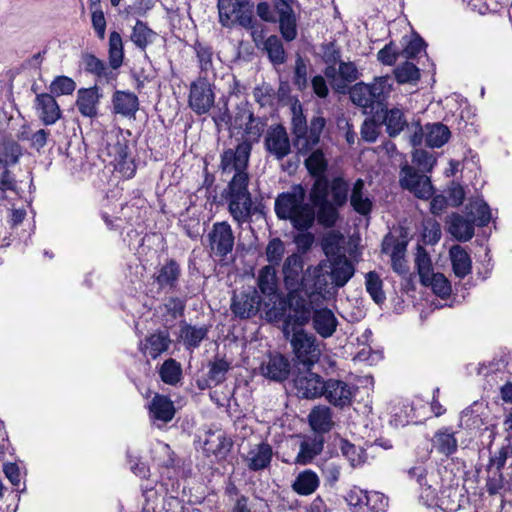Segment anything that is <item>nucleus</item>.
<instances>
[{
	"mask_svg": "<svg viewBox=\"0 0 512 512\" xmlns=\"http://www.w3.org/2000/svg\"><path fill=\"white\" fill-rule=\"evenodd\" d=\"M215 94L206 76H199L190 84L188 105L197 115H204L214 106Z\"/></svg>",
	"mask_w": 512,
	"mask_h": 512,
	"instance_id": "nucleus-12",
	"label": "nucleus"
},
{
	"mask_svg": "<svg viewBox=\"0 0 512 512\" xmlns=\"http://www.w3.org/2000/svg\"><path fill=\"white\" fill-rule=\"evenodd\" d=\"M310 322L315 333L323 339L332 337L339 325L337 317L328 307L314 309Z\"/></svg>",
	"mask_w": 512,
	"mask_h": 512,
	"instance_id": "nucleus-21",
	"label": "nucleus"
},
{
	"mask_svg": "<svg viewBox=\"0 0 512 512\" xmlns=\"http://www.w3.org/2000/svg\"><path fill=\"white\" fill-rule=\"evenodd\" d=\"M268 127L266 116H256L252 104L244 99L234 108L233 130L242 132L245 139L251 144L259 142Z\"/></svg>",
	"mask_w": 512,
	"mask_h": 512,
	"instance_id": "nucleus-7",
	"label": "nucleus"
},
{
	"mask_svg": "<svg viewBox=\"0 0 512 512\" xmlns=\"http://www.w3.org/2000/svg\"><path fill=\"white\" fill-rule=\"evenodd\" d=\"M349 189V183L342 176L333 177L329 187V192H331L332 197L330 202L339 207L346 205L349 198Z\"/></svg>",
	"mask_w": 512,
	"mask_h": 512,
	"instance_id": "nucleus-51",
	"label": "nucleus"
},
{
	"mask_svg": "<svg viewBox=\"0 0 512 512\" xmlns=\"http://www.w3.org/2000/svg\"><path fill=\"white\" fill-rule=\"evenodd\" d=\"M291 134L293 135V146L300 155L309 156L305 159L304 165L311 177L326 176L328 160L322 149L314 148L320 143L321 135L326 127V118L318 111L310 121H307L302 106L294 104L291 107Z\"/></svg>",
	"mask_w": 512,
	"mask_h": 512,
	"instance_id": "nucleus-3",
	"label": "nucleus"
},
{
	"mask_svg": "<svg viewBox=\"0 0 512 512\" xmlns=\"http://www.w3.org/2000/svg\"><path fill=\"white\" fill-rule=\"evenodd\" d=\"M151 278L159 293L175 292L182 278L181 265L175 258H167L155 268Z\"/></svg>",
	"mask_w": 512,
	"mask_h": 512,
	"instance_id": "nucleus-14",
	"label": "nucleus"
},
{
	"mask_svg": "<svg viewBox=\"0 0 512 512\" xmlns=\"http://www.w3.org/2000/svg\"><path fill=\"white\" fill-rule=\"evenodd\" d=\"M251 151L252 144L249 141H242L233 149H224L220 154L218 166L222 175L233 173L222 196L228 204V211L232 219L239 225L249 222L252 216L258 212V207L254 205L252 194L249 191L248 166Z\"/></svg>",
	"mask_w": 512,
	"mask_h": 512,
	"instance_id": "nucleus-1",
	"label": "nucleus"
},
{
	"mask_svg": "<svg viewBox=\"0 0 512 512\" xmlns=\"http://www.w3.org/2000/svg\"><path fill=\"white\" fill-rule=\"evenodd\" d=\"M366 291L376 304H382L386 300L383 291V282L376 271H369L365 275Z\"/></svg>",
	"mask_w": 512,
	"mask_h": 512,
	"instance_id": "nucleus-52",
	"label": "nucleus"
},
{
	"mask_svg": "<svg viewBox=\"0 0 512 512\" xmlns=\"http://www.w3.org/2000/svg\"><path fill=\"white\" fill-rule=\"evenodd\" d=\"M192 48L196 54L200 72L205 75L213 69V48L210 44L195 40Z\"/></svg>",
	"mask_w": 512,
	"mask_h": 512,
	"instance_id": "nucleus-48",
	"label": "nucleus"
},
{
	"mask_svg": "<svg viewBox=\"0 0 512 512\" xmlns=\"http://www.w3.org/2000/svg\"><path fill=\"white\" fill-rule=\"evenodd\" d=\"M312 206L313 209L317 208L315 211V221H317L320 226L332 228L336 225L340 217L339 206L333 204L330 200Z\"/></svg>",
	"mask_w": 512,
	"mask_h": 512,
	"instance_id": "nucleus-42",
	"label": "nucleus"
},
{
	"mask_svg": "<svg viewBox=\"0 0 512 512\" xmlns=\"http://www.w3.org/2000/svg\"><path fill=\"white\" fill-rule=\"evenodd\" d=\"M158 34L152 30L147 22L137 20L130 34L131 42L141 51H145L149 45L155 42Z\"/></svg>",
	"mask_w": 512,
	"mask_h": 512,
	"instance_id": "nucleus-40",
	"label": "nucleus"
},
{
	"mask_svg": "<svg viewBox=\"0 0 512 512\" xmlns=\"http://www.w3.org/2000/svg\"><path fill=\"white\" fill-rule=\"evenodd\" d=\"M231 369V363L224 357L216 355L213 360L208 363L207 376L212 380L213 385L217 386L226 380L227 373Z\"/></svg>",
	"mask_w": 512,
	"mask_h": 512,
	"instance_id": "nucleus-47",
	"label": "nucleus"
},
{
	"mask_svg": "<svg viewBox=\"0 0 512 512\" xmlns=\"http://www.w3.org/2000/svg\"><path fill=\"white\" fill-rule=\"evenodd\" d=\"M415 265L417 267L421 282L424 285H427V280H430V276L433 273V267L429 254L421 246L418 247Z\"/></svg>",
	"mask_w": 512,
	"mask_h": 512,
	"instance_id": "nucleus-60",
	"label": "nucleus"
},
{
	"mask_svg": "<svg viewBox=\"0 0 512 512\" xmlns=\"http://www.w3.org/2000/svg\"><path fill=\"white\" fill-rule=\"evenodd\" d=\"M348 199L353 210L359 215L368 216L371 214L373 202L368 195H365V182L363 179H356Z\"/></svg>",
	"mask_w": 512,
	"mask_h": 512,
	"instance_id": "nucleus-31",
	"label": "nucleus"
},
{
	"mask_svg": "<svg viewBox=\"0 0 512 512\" xmlns=\"http://www.w3.org/2000/svg\"><path fill=\"white\" fill-rule=\"evenodd\" d=\"M440 484L438 478H429L427 483L419 486V501L428 508L438 506L439 496L438 492Z\"/></svg>",
	"mask_w": 512,
	"mask_h": 512,
	"instance_id": "nucleus-49",
	"label": "nucleus"
},
{
	"mask_svg": "<svg viewBox=\"0 0 512 512\" xmlns=\"http://www.w3.org/2000/svg\"><path fill=\"white\" fill-rule=\"evenodd\" d=\"M265 131L264 148L266 152L277 160H283L291 153L293 144L285 126L281 123L273 124Z\"/></svg>",
	"mask_w": 512,
	"mask_h": 512,
	"instance_id": "nucleus-16",
	"label": "nucleus"
},
{
	"mask_svg": "<svg viewBox=\"0 0 512 512\" xmlns=\"http://www.w3.org/2000/svg\"><path fill=\"white\" fill-rule=\"evenodd\" d=\"M313 311L311 301L299 293L290 292L288 297L282 295L275 305L266 309L265 319L271 323L283 321V332L287 337L289 328L293 331L307 325Z\"/></svg>",
	"mask_w": 512,
	"mask_h": 512,
	"instance_id": "nucleus-5",
	"label": "nucleus"
},
{
	"mask_svg": "<svg viewBox=\"0 0 512 512\" xmlns=\"http://www.w3.org/2000/svg\"><path fill=\"white\" fill-rule=\"evenodd\" d=\"M290 372V361L280 353L270 355L267 364L262 367V374L267 379L280 383L289 378Z\"/></svg>",
	"mask_w": 512,
	"mask_h": 512,
	"instance_id": "nucleus-28",
	"label": "nucleus"
},
{
	"mask_svg": "<svg viewBox=\"0 0 512 512\" xmlns=\"http://www.w3.org/2000/svg\"><path fill=\"white\" fill-rule=\"evenodd\" d=\"M407 476L410 480H414L418 486L429 481V478H439L438 470L428 467L425 462H417L415 465L407 469Z\"/></svg>",
	"mask_w": 512,
	"mask_h": 512,
	"instance_id": "nucleus-53",
	"label": "nucleus"
},
{
	"mask_svg": "<svg viewBox=\"0 0 512 512\" xmlns=\"http://www.w3.org/2000/svg\"><path fill=\"white\" fill-rule=\"evenodd\" d=\"M285 254L284 242L279 237L271 238L265 248V257L267 265L279 267L283 261Z\"/></svg>",
	"mask_w": 512,
	"mask_h": 512,
	"instance_id": "nucleus-56",
	"label": "nucleus"
},
{
	"mask_svg": "<svg viewBox=\"0 0 512 512\" xmlns=\"http://www.w3.org/2000/svg\"><path fill=\"white\" fill-rule=\"evenodd\" d=\"M427 43L425 40L416 32L413 37L406 43L402 49L401 54L407 59L416 58L422 51H425Z\"/></svg>",
	"mask_w": 512,
	"mask_h": 512,
	"instance_id": "nucleus-64",
	"label": "nucleus"
},
{
	"mask_svg": "<svg viewBox=\"0 0 512 512\" xmlns=\"http://www.w3.org/2000/svg\"><path fill=\"white\" fill-rule=\"evenodd\" d=\"M151 420L168 423L176 414L174 402L169 396L156 393L148 405Z\"/></svg>",
	"mask_w": 512,
	"mask_h": 512,
	"instance_id": "nucleus-24",
	"label": "nucleus"
},
{
	"mask_svg": "<svg viewBox=\"0 0 512 512\" xmlns=\"http://www.w3.org/2000/svg\"><path fill=\"white\" fill-rule=\"evenodd\" d=\"M298 397L303 399H316L325 393V380L311 371L299 373L293 380Z\"/></svg>",
	"mask_w": 512,
	"mask_h": 512,
	"instance_id": "nucleus-20",
	"label": "nucleus"
},
{
	"mask_svg": "<svg viewBox=\"0 0 512 512\" xmlns=\"http://www.w3.org/2000/svg\"><path fill=\"white\" fill-rule=\"evenodd\" d=\"M452 269L456 277L464 279L472 272V260L461 245H453L449 250Z\"/></svg>",
	"mask_w": 512,
	"mask_h": 512,
	"instance_id": "nucleus-37",
	"label": "nucleus"
},
{
	"mask_svg": "<svg viewBox=\"0 0 512 512\" xmlns=\"http://www.w3.org/2000/svg\"><path fill=\"white\" fill-rule=\"evenodd\" d=\"M432 446L435 450L446 457H450L457 452L458 441L451 427H442L437 430L432 439Z\"/></svg>",
	"mask_w": 512,
	"mask_h": 512,
	"instance_id": "nucleus-33",
	"label": "nucleus"
},
{
	"mask_svg": "<svg viewBox=\"0 0 512 512\" xmlns=\"http://www.w3.org/2000/svg\"><path fill=\"white\" fill-rule=\"evenodd\" d=\"M436 158L424 149H415L412 154V165L425 174L430 173L436 165Z\"/></svg>",
	"mask_w": 512,
	"mask_h": 512,
	"instance_id": "nucleus-61",
	"label": "nucleus"
},
{
	"mask_svg": "<svg viewBox=\"0 0 512 512\" xmlns=\"http://www.w3.org/2000/svg\"><path fill=\"white\" fill-rule=\"evenodd\" d=\"M108 60L112 69L120 68L124 60V45L119 32L112 31L109 35Z\"/></svg>",
	"mask_w": 512,
	"mask_h": 512,
	"instance_id": "nucleus-45",
	"label": "nucleus"
},
{
	"mask_svg": "<svg viewBox=\"0 0 512 512\" xmlns=\"http://www.w3.org/2000/svg\"><path fill=\"white\" fill-rule=\"evenodd\" d=\"M325 393L322 394L329 404L335 408L343 409L353 403L358 387L341 379L329 378L325 380Z\"/></svg>",
	"mask_w": 512,
	"mask_h": 512,
	"instance_id": "nucleus-15",
	"label": "nucleus"
},
{
	"mask_svg": "<svg viewBox=\"0 0 512 512\" xmlns=\"http://www.w3.org/2000/svg\"><path fill=\"white\" fill-rule=\"evenodd\" d=\"M340 450L352 467H357L365 462V451L358 448L345 438L340 439Z\"/></svg>",
	"mask_w": 512,
	"mask_h": 512,
	"instance_id": "nucleus-57",
	"label": "nucleus"
},
{
	"mask_svg": "<svg viewBox=\"0 0 512 512\" xmlns=\"http://www.w3.org/2000/svg\"><path fill=\"white\" fill-rule=\"evenodd\" d=\"M207 242L211 256L220 260L226 259L232 253L235 244V236L231 225L227 221L213 223L210 232L207 234Z\"/></svg>",
	"mask_w": 512,
	"mask_h": 512,
	"instance_id": "nucleus-10",
	"label": "nucleus"
},
{
	"mask_svg": "<svg viewBox=\"0 0 512 512\" xmlns=\"http://www.w3.org/2000/svg\"><path fill=\"white\" fill-rule=\"evenodd\" d=\"M321 59L326 64L324 69L325 77L334 82L337 80V68L341 60V47L337 44L336 40L324 42L320 45Z\"/></svg>",
	"mask_w": 512,
	"mask_h": 512,
	"instance_id": "nucleus-29",
	"label": "nucleus"
},
{
	"mask_svg": "<svg viewBox=\"0 0 512 512\" xmlns=\"http://www.w3.org/2000/svg\"><path fill=\"white\" fill-rule=\"evenodd\" d=\"M188 297L168 296L155 309L156 315L165 329H171L175 326L176 320L185 314Z\"/></svg>",
	"mask_w": 512,
	"mask_h": 512,
	"instance_id": "nucleus-19",
	"label": "nucleus"
},
{
	"mask_svg": "<svg viewBox=\"0 0 512 512\" xmlns=\"http://www.w3.org/2000/svg\"><path fill=\"white\" fill-rule=\"evenodd\" d=\"M392 91V81L389 75L375 77L370 84L356 83L350 89V99L363 113L380 120L386 127L390 137L399 135L405 127H408L407 119L402 109L387 107V100Z\"/></svg>",
	"mask_w": 512,
	"mask_h": 512,
	"instance_id": "nucleus-2",
	"label": "nucleus"
},
{
	"mask_svg": "<svg viewBox=\"0 0 512 512\" xmlns=\"http://www.w3.org/2000/svg\"><path fill=\"white\" fill-rule=\"evenodd\" d=\"M395 80L398 84L417 83L421 74L419 68L410 61H405L394 69Z\"/></svg>",
	"mask_w": 512,
	"mask_h": 512,
	"instance_id": "nucleus-54",
	"label": "nucleus"
},
{
	"mask_svg": "<svg viewBox=\"0 0 512 512\" xmlns=\"http://www.w3.org/2000/svg\"><path fill=\"white\" fill-rule=\"evenodd\" d=\"M324 443L325 440L322 435H316L313 438L302 441L300 443L299 452L295 458V463L299 465L312 463L315 457L322 453Z\"/></svg>",
	"mask_w": 512,
	"mask_h": 512,
	"instance_id": "nucleus-36",
	"label": "nucleus"
},
{
	"mask_svg": "<svg viewBox=\"0 0 512 512\" xmlns=\"http://www.w3.org/2000/svg\"><path fill=\"white\" fill-rule=\"evenodd\" d=\"M449 232L460 242H466L473 238L475 233L474 220L463 217L458 213L451 215Z\"/></svg>",
	"mask_w": 512,
	"mask_h": 512,
	"instance_id": "nucleus-38",
	"label": "nucleus"
},
{
	"mask_svg": "<svg viewBox=\"0 0 512 512\" xmlns=\"http://www.w3.org/2000/svg\"><path fill=\"white\" fill-rule=\"evenodd\" d=\"M82 64L84 66L85 72L94 75L98 81L105 80L106 83H109L116 78V74L113 72L110 66L98 58L96 55L92 53H84L82 55Z\"/></svg>",
	"mask_w": 512,
	"mask_h": 512,
	"instance_id": "nucleus-32",
	"label": "nucleus"
},
{
	"mask_svg": "<svg viewBox=\"0 0 512 512\" xmlns=\"http://www.w3.org/2000/svg\"><path fill=\"white\" fill-rule=\"evenodd\" d=\"M35 108L39 118L45 125L55 124L61 117L60 107L50 93H40L35 98Z\"/></svg>",
	"mask_w": 512,
	"mask_h": 512,
	"instance_id": "nucleus-26",
	"label": "nucleus"
},
{
	"mask_svg": "<svg viewBox=\"0 0 512 512\" xmlns=\"http://www.w3.org/2000/svg\"><path fill=\"white\" fill-rule=\"evenodd\" d=\"M257 286L264 296L263 311L275 305V302L283 295L278 288L277 267L273 265L263 266L258 273Z\"/></svg>",
	"mask_w": 512,
	"mask_h": 512,
	"instance_id": "nucleus-18",
	"label": "nucleus"
},
{
	"mask_svg": "<svg viewBox=\"0 0 512 512\" xmlns=\"http://www.w3.org/2000/svg\"><path fill=\"white\" fill-rule=\"evenodd\" d=\"M330 264L332 284L337 288L344 287L355 274L353 263L345 255L337 254L331 259Z\"/></svg>",
	"mask_w": 512,
	"mask_h": 512,
	"instance_id": "nucleus-25",
	"label": "nucleus"
},
{
	"mask_svg": "<svg viewBox=\"0 0 512 512\" xmlns=\"http://www.w3.org/2000/svg\"><path fill=\"white\" fill-rule=\"evenodd\" d=\"M113 112L128 118H135L139 110V99L129 91L116 90L112 95Z\"/></svg>",
	"mask_w": 512,
	"mask_h": 512,
	"instance_id": "nucleus-30",
	"label": "nucleus"
},
{
	"mask_svg": "<svg viewBox=\"0 0 512 512\" xmlns=\"http://www.w3.org/2000/svg\"><path fill=\"white\" fill-rule=\"evenodd\" d=\"M264 299L256 289L249 292L234 294L231 299L230 310L234 317L239 319H250L255 317L260 310H263Z\"/></svg>",
	"mask_w": 512,
	"mask_h": 512,
	"instance_id": "nucleus-17",
	"label": "nucleus"
},
{
	"mask_svg": "<svg viewBox=\"0 0 512 512\" xmlns=\"http://www.w3.org/2000/svg\"><path fill=\"white\" fill-rule=\"evenodd\" d=\"M308 421L311 429L318 434L328 433L334 426L331 408L325 405L314 407L308 415Z\"/></svg>",
	"mask_w": 512,
	"mask_h": 512,
	"instance_id": "nucleus-35",
	"label": "nucleus"
},
{
	"mask_svg": "<svg viewBox=\"0 0 512 512\" xmlns=\"http://www.w3.org/2000/svg\"><path fill=\"white\" fill-rule=\"evenodd\" d=\"M0 163L5 166L15 165L22 156V148L16 141H7L3 143L1 149Z\"/></svg>",
	"mask_w": 512,
	"mask_h": 512,
	"instance_id": "nucleus-62",
	"label": "nucleus"
},
{
	"mask_svg": "<svg viewBox=\"0 0 512 512\" xmlns=\"http://www.w3.org/2000/svg\"><path fill=\"white\" fill-rule=\"evenodd\" d=\"M290 340L293 352L297 360L307 367L318 362L320 349L315 335L306 332L303 328L294 329Z\"/></svg>",
	"mask_w": 512,
	"mask_h": 512,
	"instance_id": "nucleus-11",
	"label": "nucleus"
},
{
	"mask_svg": "<svg viewBox=\"0 0 512 512\" xmlns=\"http://www.w3.org/2000/svg\"><path fill=\"white\" fill-rule=\"evenodd\" d=\"M306 190L302 184H294L289 191L281 192L274 202L278 219L289 220L297 231H307L315 223V209L305 202Z\"/></svg>",
	"mask_w": 512,
	"mask_h": 512,
	"instance_id": "nucleus-4",
	"label": "nucleus"
},
{
	"mask_svg": "<svg viewBox=\"0 0 512 512\" xmlns=\"http://www.w3.org/2000/svg\"><path fill=\"white\" fill-rule=\"evenodd\" d=\"M407 245L408 233L404 228H400L399 237L388 233L382 241V252H390L392 269L399 275H406L409 272V268L405 260Z\"/></svg>",
	"mask_w": 512,
	"mask_h": 512,
	"instance_id": "nucleus-13",
	"label": "nucleus"
},
{
	"mask_svg": "<svg viewBox=\"0 0 512 512\" xmlns=\"http://www.w3.org/2000/svg\"><path fill=\"white\" fill-rule=\"evenodd\" d=\"M219 21L224 27L232 23L251 29L255 25L250 0H218Z\"/></svg>",
	"mask_w": 512,
	"mask_h": 512,
	"instance_id": "nucleus-8",
	"label": "nucleus"
},
{
	"mask_svg": "<svg viewBox=\"0 0 512 512\" xmlns=\"http://www.w3.org/2000/svg\"><path fill=\"white\" fill-rule=\"evenodd\" d=\"M159 376L165 384L176 385L182 378L180 363L173 358L165 360L159 369Z\"/></svg>",
	"mask_w": 512,
	"mask_h": 512,
	"instance_id": "nucleus-50",
	"label": "nucleus"
},
{
	"mask_svg": "<svg viewBox=\"0 0 512 512\" xmlns=\"http://www.w3.org/2000/svg\"><path fill=\"white\" fill-rule=\"evenodd\" d=\"M365 501L367 502L365 512H387L389 498L379 491L366 490Z\"/></svg>",
	"mask_w": 512,
	"mask_h": 512,
	"instance_id": "nucleus-58",
	"label": "nucleus"
},
{
	"mask_svg": "<svg viewBox=\"0 0 512 512\" xmlns=\"http://www.w3.org/2000/svg\"><path fill=\"white\" fill-rule=\"evenodd\" d=\"M272 458V446L267 441H262L249 450L244 460L250 471L257 472L268 468Z\"/></svg>",
	"mask_w": 512,
	"mask_h": 512,
	"instance_id": "nucleus-27",
	"label": "nucleus"
},
{
	"mask_svg": "<svg viewBox=\"0 0 512 512\" xmlns=\"http://www.w3.org/2000/svg\"><path fill=\"white\" fill-rule=\"evenodd\" d=\"M303 260L300 255L293 253L289 255L282 267L286 285L297 283L303 271Z\"/></svg>",
	"mask_w": 512,
	"mask_h": 512,
	"instance_id": "nucleus-46",
	"label": "nucleus"
},
{
	"mask_svg": "<svg viewBox=\"0 0 512 512\" xmlns=\"http://www.w3.org/2000/svg\"><path fill=\"white\" fill-rule=\"evenodd\" d=\"M314 181L309 191L310 205H315L321 202L329 201V187L330 181L327 176L313 177Z\"/></svg>",
	"mask_w": 512,
	"mask_h": 512,
	"instance_id": "nucleus-55",
	"label": "nucleus"
},
{
	"mask_svg": "<svg viewBox=\"0 0 512 512\" xmlns=\"http://www.w3.org/2000/svg\"><path fill=\"white\" fill-rule=\"evenodd\" d=\"M451 137L449 128L441 122L427 123L425 125V143L430 148H440Z\"/></svg>",
	"mask_w": 512,
	"mask_h": 512,
	"instance_id": "nucleus-41",
	"label": "nucleus"
},
{
	"mask_svg": "<svg viewBox=\"0 0 512 512\" xmlns=\"http://www.w3.org/2000/svg\"><path fill=\"white\" fill-rule=\"evenodd\" d=\"M297 0H264L256 5L257 16L265 23L277 25L285 42L298 37L299 13L295 10Z\"/></svg>",
	"mask_w": 512,
	"mask_h": 512,
	"instance_id": "nucleus-6",
	"label": "nucleus"
},
{
	"mask_svg": "<svg viewBox=\"0 0 512 512\" xmlns=\"http://www.w3.org/2000/svg\"><path fill=\"white\" fill-rule=\"evenodd\" d=\"M103 94L101 89L94 85L89 88H80L77 91L76 107L79 113L88 118H95L98 115V106Z\"/></svg>",
	"mask_w": 512,
	"mask_h": 512,
	"instance_id": "nucleus-22",
	"label": "nucleus"
},
{
	"mask_svg": "<svg viewBox=\"0 0 512 512\" xmlns=\"http://www.w3.org/2000/svg\"><path fill=\"white\" fill-rule=\"evenodd\" d=\"M170 345V335L168 329H165L147 335L141 342L139 349L144 356H149L152 360H155L166 352Z\"/></svg>",
	"mask_w": 512,
	"mask_h": 512,
	"instance_id": "nucleus-23",
	"label": "nucleus"
},
{
	"mask_svg": "<svg viewBox=\"0 0 512 512\" xmlns=\"http://www.w3.org/2000/svg\"><path fill=\"white\" fill-rule=\"evenodd\" d=\"M282 40H284L282 37L272 34L263 42V50L267 53L271 63L275 65L284 64L287 59Z\"/></svg>",
	"mask_w": 512,
	"mask_h": 512,
	"instance_id": "nucleus-43",
	"label": "nucleus"
},
{
	"mask_svg": "<svg viewBox=\"0 0 512 512\" xmlns=\"http://www.w3.org/2000/svg\"><path fill=\"white\" fill-rule=\"evenodd\" d=\"M75 89V81L65 75L56 76L50 84V91L53 96L71 95Z\"/></svg>",
	"mask_w": 512,
	"mask_h": 512,
	"instance_id": "nucleus-63",
	"label": "nucleus"
},
{
	"mask_svg": "<svg viewBox=\"0 0 512 512\" xmlns=\"http://www.w3.org/2000/svg\"><path fill=\"white\" fill-rule=\"evenodd\" d=\"M399 184L403 190L409 191L418 199L427 200L433 194L430 178L408 162L400 166Z\"/></svg>",
	"mask_w": 512,
	"mask_h": 512,
	"instance_id": "nucleus-9",
	"label": "nucleus"
},
{
	"mask_svg": "<svg viewBox=\"0 0 512 512\" xmlns=\"http://www.w3.org/2000/svg\"><path fill=\"white\" fill-rule=\"evenodd\" d=\"M320 486V479L317 473L311 469H305L297 474L291 484L292 490L300 496H310Z\"/></svg>",
	"mask_w": 512,
	"mask_h": 512,
	"instance_id": "nucleus-34",
	"label": "nucleus"
},
{
	"mask_svg": "<svg viewBox=\"0 0 512 512\" xmlns=\"http://www.w3.org/2000/svg\"><path fill=\"white\" fill-rule=\"evenodd\" d=\"M337 70V80L331 82V84L337 89H344L348 84L355 82L359 77L360 73L356 64L352 61H341Z\"/></svg>",
	"mask_w": 512,
	"mask_h": 512,
	"instance_id": "nucleus-44",
	"label": "nucleus"
},
{
	"mask_svg": "<svg viewBox=\"0 0 512 512\" xmlns=\"http://www.w3.org/2000/svg\"><path fill=\"white\" fill-rule=\"evenodd\" d=\"M366 490L359 486H353L347 491L344 499L351 512H365L366 504L365 501Z\"/></svg>",
	"mask_w": 512,
	"mask_h": 512,
	"instance_id": "nucleus-59",
	"label": "nucleus"
},
{
	"mask_svg": "<svg viewBox=\"0 0 512 512\" xmlns=\"http://www.w3.org/2000/svg\"><path fill=\"white\" fill-rule=\"evenodd\" d=\"M209 327L204 325L201 327L192 326L185 321L180 325V337L188 350L198 348L201 342L207 338Z\"/></svg>",
	"mask_w": 512,
	"mask_h": 512,
	"instance_id": "nucleus-39",
	"label": "nucleus"
}]
</instances>
